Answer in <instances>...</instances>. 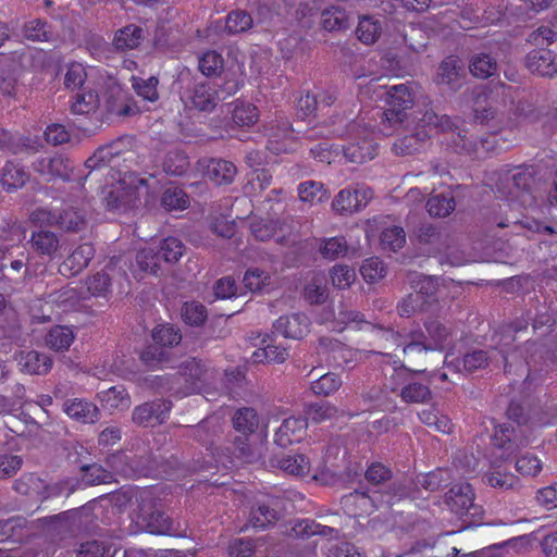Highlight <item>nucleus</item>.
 I'll use <instances>...</instances> for the list:
<instances>
[{"mask_svg":"<svg viewBox=\"0 0 557 557\" xmlns=\"http://www.w3.org/2000/svg\"><path fill=\"white\" fill-rule=\"evenodd\" d=\"M367 487L355 491L356 495L368 498L375 508L383 505L414 497L413 480L405 475H395L393 470L382 462H372L364 471Z\"/></svg>","mask_w":557,"mask_h":557,"instance_id":"obj_1","label":"nucleus"},{"mask_svg":"<svg viewBox=\"0 0 557 557\" xmlns=\"http://www.w3.org/2000/svg\"><path fill=\"white\" fill-rule=\"evenodd\" d=\"M506 414L510 423L498 424L495 428L492 441L494 446L505 449L509 454H515L529 444L524 426L530 417L523 406L517 401L509 404Z\"/></svg>","mask_w":557,"mask_h":557,"instance_id":"obj_2","label":"nucleus"},{"mask_svg":"<svg viewBox=\"0 0 557 557\" xmlns=\"http://www.w3.org/2000/svg\"><path fill=\"white\" fill-rule=\"evenodd\" d=\"M385 108L382 112V132L392 135L394 129L409 127V110L413 107V94L404 84L394 85L385 92Z\"/></svg>","mask_w":557,"mask_h":557,"instance_id":"obj_3","label":"nucleus"},{"mask_svg":"<svg viewBox=\"0 0 557 557\" xmlns=\"http://www.w3.org/2000/svg\"><path fill=\"white\" fill-rule=\"evenodd\" d=\"M39 521L48 533L65 539L88 531L92 521V512L89 507L82 506L58 515L44 517Z\"/></svg>","mask_w":557,"mask_h":557,"instance_id":"obj_4","label":"nucleus"},{"mask_svg":"<svg viewBox=\"0 0 557 557\" xmlns=\"http://www.w3.org/2000/svg\"><path fill=\"white\" fill-rule=\"evenodd\" d=\"M445 503L461 520V528L467 529L481 524L484 510L474 503V492L469 483L454 485L445 494Z\"/></svg>","mask_w":557,"mask_h":557,"instance_id":"obj_5","label":"nucleus"},{"mask_svg":"<svg viewBox=\"0 0 557 557\" xmlns=\"http://www.w3.org/2000/svg\"><path fill=\"white\" fill-rule=\"evenodd\" d=\"M137 523L152 534H171L173 521L159 508V500L150 488H144L137 495V508L134 509Z\"/></svg>","mask_w":557,"mask_h":557,"instance_id":"obj_6","label":"nucleus"},{"mask_svg":"<svg viewBox=\"0 0 557 557\" xmlns=\"http://www.w3.org/2000/svg\"><path fill=\"white\" fill-rule=\"evenodd\" d=\"M490 90L484 87H475L470 91L472 103V116L475 124L487 126L492 134H496L503 127V117L490 102Z\"/></svg>","mask_w":557,"mask_h":557,"instance_id":"obj_7","label":"nucleus"},{"mask_svg":"<svg viewBox=\"0 0 557 557\" xmlns=\"http://www.w3.org/2000/svg\"><path fill=\"white\" fill-rule=\"evenodd\" d=\"M172 401L157 398L136 406L132 412V421L141 428L163 424L172 409Z\"/></svg>","mask_w":557,"mask_h":557,"instance_id":"obj_8","label":"nucleus"},{"mask_svg":"<svg viewBox=\"0 0 557 557\" xmlns=\"http://www.w3.org/2000/svg\"><path fill=\"white\" fill-rule=\"evenodd\" d=\"M185 104L201 112H211L219 103L216 83L201 81L187 87L182 96Z\"/></svg>","mask_w":557,"mask_h":557,"instance_id":"obj_9","label":"nucleus"},{"mask_svg":"<svg viewBox=\"0 0 557 557\" xmlns=\"http://www.w3.org/2000/svg\"><path fill=\"white\" fill-rule=\"evenodd\" d=\"M373 197V190L364 185L342 189L332 201V209L342 215L363 209Z\"/></svg>","mask_w":557,"mask_h":557,"instance_id":"obj_10","label":"nucleus"},{"mask_svg":"<svg viewBox=\"0 0 557 557\" xmlns=\"http://www.w3.org/2000/svg\"><path fill=\"white\" fill-rule=\"evenodd\" d=\"M32 169L40 176L47 177V181L60 178L69 182L71 181L74 165L64 154L55 153L36 159L32 163Z\"/></svg>","mask_w":557,"mask_h":557,"instance_id":"obj_11","label":"nucleus"},{"mask_svg":"<svg viewBox=\"0 0 557 557\" xmlns=\"http://www.w3.org/2000/svg\"><path fill=\"white\" fill-rule=\"evenodd\" d=\"M533 183V173L519 168L505 173L497 183V189L509 199H519L523 193L531 190Z\"/></svg>","mask_w":557,"mask_h":557,"instance_id":"obj_12","label":"nucleus"},{"mask_svg":"<svg viewBox=\"0 0 557 557\" xmlns=\"http://www.w3.org/2000/svg\"><path fill=\"white\" fill-rule=\"evenodd\" d=\"M466 71L462 61L455 55L446 57L438 65L435 83L445 85L451 91H458L463 86Z\"/></svg>","mask_w":557,"mask_h":557,"instance_id":"obj_13","label":"nucleus"},{"mask_svg":"<svg viewBox=\"0 0 557 557\" xmlns=\"http://www.w3.org/2000/svg\"><path fill=\"white\" fill-rule=\"evenodd\" d=\"M104 107L108 113L119 116H131L139 112L133 99L117 83L108 86Z\"/></svg>","mask_w":557,"mask_h":557,"instance_id":"obj_14","label":"nucleus"},{"mask_svg":"<svg viewBox=\"0 0 557 557\" xmlns=\"http://www.w3.org/2000/svg\"><path fill=\"white\" fill-rule=\"evenodd\" d=\"M131 151V138L119 137L109 144L100 146L86 161V168L95 170L108 165L116 157Z\"/></svg>","mask_w":557,"mask_h":557,"instance_id":"obj_15","label":"nucleus"},{"mask_svg":"<svg viewBox=\"0 0 557 557\" xmlns=\"http://www.w3.org/2000/svg\"><path fill=\"white\" fill-rule=\"evenodd\" d=\"M200 164L205 169V176L218 186L231 185L237 175L236 165L228 160L202 159Z\"/></svg>","mask_w":557,"mask_h":557,"instance_id":"obj_16","label":"nucleus"},{"mask_svg":"<svg viewBox=\"0 0 557 557\" xmlns=\"http://www.w3.org/2000/svg\"><path fill=\"white\" fill-rule=\"evenodd\" d=\"M95 248L90 243L77 246L60 264L59 272L64 276H75L83 272L95 257Z\"/></svg>","mask_w":557,"mask_h":557,"instance_id":"obj_17","label":"nucleus"},{"mask_svg":"<svg viewBox=\"0 0 557 557\" xmlns=\"http://www.w3.org/2000/svg\"><path fill=\"white\" fill-rule=\"evenodd\" d=\"M308 423L304 417L286 418L274 435V443L286 448L294 443H299L306 435Z\"/></svg>","mask_w":557,"mask_h":557,"instance_id":"obj_18","label":"nucleus"},{"mask_svg":"<svg viewBox=\"0 0 557 557\" xmlns=\"http://www.w3.org/2000/svg\"><path fill=\"white\" fill-rule=\"evenodd\" d=\"M27 243L36 255L48 259H53L61 247L59 235L48 228L33 230Z\"/></svg>","mask_w":557,"mask_h":557,"instance_id":"obj_19","label":"nucleus"},{"mask_svg":"<svg viewBox=\"0 0 557 557\" xmlns=\"http://www.w3.org/2000/svg\"><path fill=\"white\" fill-rule=\"evenodd\" d=\"M309 325L310 321L306 314L294 313L280 317L273 323V330L285 338L301 339L309 332Z\"/></svg>","mask_w":557,"mask_h":557,"instance_id":"obj_20","label":"nucleus"},{"mask_svg":"<svg viewBox=\"0 0 557 557\" xmlns=\"http://www.w3.org/2000/svg\"><path fill=\"white\" fill-rule=\"evenodd\" d=\"M525 66L534 74L553 77L557 74V54L547 49H534L527 54Z\"/></svg>","mask_w":557,"mask_h":557,"instance_id":"obj_21","label":"nucleus"},{"mask_svg":"<svg viewBox=\"0 0 557 557\" xmlns=\"http://www.w3.org/2000/svg\"><path fill=\"white\" fill-rule=\"evenodd\" d=\"M269 465L295 476H305L310 472V461L304 454H274L270 457Z\"/></svg>","mask_w":557,"mask_h":557,"instance_id":"obj_22","label":"nucleus"},{"mask_svg":"<svg viewBox=\"0 0 557 557\" xmlns=\"http://www.w3.org/2000/svg\"><path fill=\"white\" fill-rule=\"evenodd\" d=\"M21 66L17 61L0 54V91L4 96L14 97L20 77Z\"/></svg>","mask_w":557,"mask_h":557,"instance_id":"obj_23","label":"nucleus"},{"mask_svg":"<svg viewBox=\"0 0 557 557\" xmlns=\"http://www.w3.org/2000/svg\"><path fill=\"white\" fill-rule=\"evenodd\" d=\"M428 333V347L431 351L444 350L451 341V329L436 318H428L423 322Z\"/></svg>","mask_w":557,"mask_h":557,"instance_id":"obj_24","label":"nucleus"},{"mask_svg":"<svg viewBox=\"0 0 557 557\" xmlns=\"http://www.w3.org/2000/svg\"><path fill=\"white\" fill-rule=\"evenodd\" d=\"M64 412L72 419L82 423H95L99 419V409L85 399L74 398L63 403Z\"/></svg>","mask_w":557,"mask_h":557,"instance_id":"obj_25","label":"nucleus"},{"mask_svg":"<svg viewBox=\"0 0 557 557\" xmlns=\"http://www.w3.org/2000/svg\"><path fill=\"white\" fill-rule=\"evenodd\" d=\"M403 128L406 131L405 127ZM407 132L408 134L399 137L393 145V150L398 156H409L420 151L431 136L428 129L408 127Z\"/></svg>","mask_w":557,"mask_h":557,"instance_id":"obj_26","label":"nucleus"},{"mask_svg":"<svg viewBox=\"0 0 557 557\" xmlns=\"http://www.w3.org/2000/svg\"><path fill=\"white\" fill-rule=\"evenodd\" d=\"M23 37L33 42H55L58 33L54 27L42 18H33L24 23Z\"/></svg>","mask_w":557,"mask_h":557,"instance_id":"obj_27","label":"nucleus"},{"mask_svg":"<svg viewBox=\"0 0 557 557\" xmlns=\"http://www.w3.org/2000/svg\"><path fill=\"white\" fill-rule=\"evenodd\" d=\"M321 26L330 33L346 32L351 26V17L342 7L330 5L321 12Z\"/></svg>","mask_w":557,"mask_h":557,"instance_id":"obj_28","label":"nucleus"},{"mask_svg":"<svg viewBox=\"0 0 557 557\" xmlns=\"http://www.w3.org/2000/svg\"><path fill=\"white\" fill-rule=\"evenodd\" d=\"M140 360L151 368L156 367H171L174 368L177 358L175 354L170 349L163 347L160 344L153 342L146 346L140 352Z\"/></svg>","mask_w":557,"mask_h":557,"instance_id":"obj_29","label":"nucleus"},{"mask_svg":"<svg viewBox=\"0 0 557 557\" xmlns=\"http://www.w3.org/2000/svg\"><path fill=\"white\" fill-rule=\"evenodd\" d=\"M22 370L36 375L47 374L52 368V359L45 352L37 350L22 351L18 357Z\"/></svg>","mask_w":557,"mask_h":557,"instance_id":"obj_30","label":"nucleus"},{"mask_svg":"<svg viewBox=\"0 0 557 557\" xmlns=\"http://www.w3.org/2000/svg\"><path fill=\"white\" fill-rule=\"evenodd\" d=\"M28 180L29 174L25 171L24 166L13 161L5 162L1 173V185L5 191H16L22 188Z\"/></svg>","mask_w":557,"mask_h":557,"instance_id":"obj_31","label":"nucleus"},{"mask_svg":"<svg viewBox=\"0 0 557 557\" xmlns=\"http://www.w3.org/2000/svg\"><path fill=\"white\" fill-rule=\"evenodd\" d=\"M345 158L354 163H363L372 160L376 149L371 139L363 138L360 141H349L343 147Z\"/></svg>","mask_w":557,"mask_h":557,"instance_id":"obj_32","label":"nucleus"},{"mask_svg":"<svg viewBox=\"0 0 557 557\" xmlns=\"http://www.w3.org/2000/svg\"><path fill=\"white\" fill-rule=\"evenodd\" d=\"M253 25L251 15L245 10H233L226 17L223 26L218 23L215 29L221 28L227 35H238L248 32Z\"/></svg>","mask_w":557,"mask_h":557,"instance_id":"obj_33","label":"nucleus"},{"mask_svg":"<svg viewBox=\"0 0 557 557\" xmlns=\"http://www.w3.org/2000/svg\"><path fill=\"white\" fill-rule=\"evenodd\" d=\"M426 211L433 218L448 216L456 208V199L451 190L431 195L425 205Z\"/></svg>","mask_w":557,"mask_h":557,"instance_id":"obj_34","label":"nucleus"},{"mask_svg":"<svg viewBox=\"0 0 557 557\" xmlns=\"http://www.w3.org/2000/svg\"><path fill=\"white\" fill-rule=\"evenodd\" d=\"M144 29L135 24H128L115 33L113 44L117 50H131L140 46L143 42Z\"/></svg>","mask_w":557,"mask_h":557,"instance_id":"obj_35","label":"nucleus"},{"mask_svg":"<svg viewBox=\"0 0 557 557\" xmlns=\"http://www.w3.org/2000/svg\"><path fill=\"white\" fill-rule=\"evenodd\" d=\"M498 64L495 58L485 52L474 53L469 60L472 76L486 79L496 74Z\"/></svg>","mask_w":557,"mask_h":557,"instance_id":"obj_36","label":"nucleus"},{"mask_svg":"<svg viewBox=\"0 0 557 557\" xmlns=\"http://www.w3.org/2000/svg\"><path fill=\"white\" fill-rule=\"evenodd\" d=\"M382 34V22L373 15H362L359 17L356 35L364 45L374 44Z\"/></svg>","mask_w":557,"mask_h":557,"instance_id":"obj_37","label":"nucleus"},{"mask_svg":"<svg viewBox=\"0 0 557 557\" xmlns=\"http://www.w3.org/2000/svg\"><path fill=\"white\" fill-rule=\"evenodd\" d=\"M190 162L184 150H169L162 161L163 171L171 176H183L187 173Z\"/></svg>","mask_w":557,"mask_h":557,"instance_id":"obj_38","label":"nucleus"},{"mask_svg":"<svg viewBox=\"0 0 557 557\" xmlns=\"http://www.w3.org/2000/svg\"><path fill=\"white\" fill-rule=\"evenodd\" d=\"M75 338L71 327L54 325L46 334V345L54 351L67 350Z\"/></svg>","mask_w":557,"mask_h":557,"instance_id":"obj_39","label":"nucleus"},{"mask_svg":"<svg viewBox=\"0 0 557 557\" xmlns=\"http://www.w3.org/2000/svg\"><path fill=\"white\" fill-rule=\"evenodd\" d=\"M99 104L100 100L96 91L82 89L72 97L70 110L73 114H89L96 112Z\"/></svg>","mask_w":557,"mask_h":557,"instance_id":"obj_40","label":"nucleus"},{"mask_svg":"<svg viewBox=\"0 0 557 557\" xmlns=\"http://www.w3.org/2000/svg\"><path fill=\"white\" fill-rule=\"evenodd\" d=\"M454 149L458 153H479L480 149L487 151L490 148L486 146L487 140L481 139L475 140L468 136V132L463 128L458 127L455 134L450 138Z\"/></svg>","mask_w":557,"mask_h":557,"instance_id":"obj_41","label":"nucleus"},{"mask_svg":"<svg viewBox=\"0 0 557 557\" xmlns=\"http://www.w3.org/2000/svg\"><path fill=\"white\" fill-rule=\"evenodd\" d=\"M186 434L210 449L219 435V425L212 423L209 419H205L195 426H187Z\"/></svg>","mask_w":557,"mask_h":557,"instance_id":"obj_42","label":"nucleus"},{"mask_svg":"<svg viewBox=\"0 0 557 557\" xmlns=\"http://www.w3.org/2000/svg\"><path fill=\"white\" fill-rule=\"evenodd\" d=\"M273 339L270 335H267V338L262 339V343L265 344L264 347L259 348L252 354L253 362H284L288 357V351L286 348L274 345Z\"/></svg>","mask_w":557,"mask_h":557,"instance_id":"obj_43","label":"nucleus"},{"mask_svg":"<svg viewBox=\"0 0 557 557\" xmlns=\"http://www.w3.org/2000/svg\"><path fill=\"white\" fill-rule=\"evenodd\" d=\"M81 471L83 473L82 481L89 486L115 482L114 473L98 463L83 465Z\"/></svg>","mask_w":557,"mask_h":557,"instance_id":"obj_44","label":"nucleus"},{"mask_svg":"<svg viewBox=\"0 0 557 557\" xmlns=\"http://www.w3.org/2000/svg\"><path fill=\"white\" fill-rule=\"evenodd\" d=\"M393 364V373L388 379V384H386V387H388L389 391L395 394H398L400 388L406 386V384H410L412 382L413 375L423 372V370H411L399 360H394Z\"/></svg>","mask_w":557,"mask_h":557,"instance_id":"obj_45","label":"nucleus"},{"mask_svg":"<svg viewBox=\"0 0 557 557\" xmlns=\"http://www.w3.org/2000/svg\"><path fill=\"white\" fill-rule=\"evenodd\" d=\"M398 396L406 404H425L432 399V392L428 385L412 381L400 388Z\"/></svg>","mask_w":557,"mask_h":557,"instance_id":"obj_46","label":"nucleus"},{"mask_svg":"<svg viewBox=\"0 0 557 557\" xmlns=\"http://www.w3.org/2000/svg\"><path fill=\"white\" fill-rule=\"evenodd\" d=\"M116 550L112 543L92 540L79 545V548L76 550V557H114Z\"/></svg>","mask_w":557,"mask_h":557,"instance_id":"obj_47","label":"nucleus"},{"mask_svg":"<svg viewBox=\"0 0 557 557\" xmlns=\"http://www.w3.org/2000/svg\"><path fill=\"white\" fill-rule=\"evenodd\" d=\"M232 422L236 431L240 432L243 435H249L257 430L259 418L253 408L244 407L235 412Z\"/></svg>","mask_w":557,"mask_h":557,"instance_id":"obj_48","label":"nucleus"},{"mask_svg":"<svg viewBox=\"0 0 557 557\" xmlns=\"http://www.w3.org/2000/svg\"><path fill=\"white\" fill-rule=\"evenodd\" d=\"M152 341L173 351L180 345L182 334L174 325L160 324L152 331Z\"/></svg>","mask_w":557,"mask_h":557,"instance_id":"obj_49","label":"nucleus"},{"mask_svg":"<svg viewBox=\"0 0 557 557\" xmlns=\"http://www.w3.org/2000/svg\"><path fill=\"white\" fill-rule=\"evenodd\" d=\"M165 263H176L184 255L185 245L176 237H166L156 247Z\"/></svg>","mask_w":557,"mask_h":557,"instance_id":"obj_50","label":"nucleus"},{"mask_svg":"<svg viewBox=\"0 0 557 557\" xmlns=\"http://www.w3.org/2000/svg\"><path fill=\"white\" fill-rule=\"evenodd\" d=\"M444 471L441 469H437L435 471H431L425 474H420L417 476V480H413L414 483V497H417L419 487H422L423 490L428 492H436L440 491L442 487H445L447 485V478H444Z\"/></svg>","mask_w":557,"mask_h":557,"instance_id":"obj_51","label":"nucleus"},{"mask_svg":"<svg viewBox=\"0 0 557 557\" xmlns=\"http://www.w3.org/2000/svg\"><path fill=\"white\" fill-rule=\"evenodd\" d=\"M491 356L487 350L472 349L467 351L458 363H462L463 372L473 373L478 370H483L488 367Z\"/></svg>","mask_w":557,"mask_h":557,"instance_id":"obj_52","label":"nucleus"},{"mask_svg":"<svg viewBox=\"0 0 557 557\" xmlns=\"http://www.w3.org/2000/svg\"><path fill=\"white\" fill-rule=\"evenodd\" d=\"M135 262L140 271L157 274L160 270L161 257L156 247L149 246L136 253Z\"/></svg>","mask_w":557,"mask_h":557,"instance_id":"obj_53","label":"nucleus"},{"mask_svg":"<svg viewBox=\"0 0 557 557\" xmlns=\"http://www.w3.org/2000/svg\"><path fill=\"white\" fill-rule=\"evenodd\" d=\"M86 284L92 296L107 298L111 294L112 277L107 270H101L89 276Z\"/></svg>","mask_w":557,"mask_h":557,"instance_id":"obj_54","label":"nucleus"},{"mask_svg":"<svg viewBox=\"0 0 557 557\" xmlns=\"http://www.w3.org/2000/svg\"><path fill=\"white\" fill-rule=\"evenodd\" d=\"M278 520L277 512L268 505L261 504L250 511L249 524L253 529L263 530Z\"/></svg>","mask_w":557,"mask_h":557,"instance_id":"obj_55","label":"nucleus"},{"mask_svg":"<svg viewBox=\"0 0 557 557\" xmlns=\"http://www.w3.org/2000/svg\"><path fill=\"white\" fill-rule=\"evenodd\" d=\"M101 400L109 409H127L131 397L124 386H112L101 393Z\"/></svg>","mask_w":557,"mask_h":557,"instance_id":"obj_56","label":"nucleus"},{"mask_svg":"<svg viewBox=\"0 0 557 557\" xmlns=\"http://www.w3.org/2000/svg\"><path fill=\"white\" fill-rule=\"evenodd\" d=\"M159 79L156 76L148 78L132 77V86L136 94L144 100L156 102L159 99L158 92Z\"/></svg>","mask_w":557,"mask_h":557,"instance_id":"obj_57","label":"nucleus"},{"mask_svg":"<svg viewBox=\"0 0 557 557\" xmlns=\"http://www.w3.org/2000/svg\"><path fill=\"white\" fill-rule=\"evenodd\" d=\"M342 383V379L338 374L329 372L311 383V391L314 395L325 397L338 391Z\"/></svg>","mask_w":557,"mask_h":557,"instance_id":"obj_58","label":"nucleus"},{"mask_svg":"<svg viewBox=\"0 0 557 557\" xmlns=\"http://www.w3.org/2000/svg\"><path fill=\"white\" fill-rule=\"evenodd\" d=\"M298 195L300 200L307 202H322L329 198L327 190L321 182L306 181L299 184Z\"/></svg>","mask_w":557,"mask_h":557,"instance_id":"obj_59","label":"nucleus"},{"mask_svg":"<svg viewBox=\"0 0 557 557\" xmlns=\"http://www.w3.org/2000/svg\"><path fill=\"white\" fill-rule=\"evenodd\" d=\"M305 413L307 421L320 423L333 419L337 414V408L327 401L311 403L306 406Z\"/></svg>","mask_w":557,"mask_h":557,"instance_id":"obj_60","label":"nucleus"},{"mask_svg":"<svg viewBox=\"0 0 557 557\" xmlns=\"http://www.w3.org/2000/svg\"><path fill=\"white\" fill-rule=\"evenodd\" d=\"M162 207L168 210H184L189 206V197L181 187H170L161 197Z\"/></svg>","mask_w":557,"mask_h":557,"instance_id":"obj_61","label":"nucleus"},{"mask_svg":"<svg viewBox=\"0 0 557 557\" xmlns=\"http://www.w3.org/2000/svg\"><path fill=\"white\" fill-rule=\"evenodd\" d=\"M66 232H79L86 226L85 215L75 208H66L59 213V225Z\"/></svg>","mask_w":557,"mask_h":557,"instance_id":"obj_62","label":"nucleus"},{"mask_svg":"<svg viewBox=\"0 0 557 557\" xmlns=\"http://www.w3.org/2000/svg\"><path fill=\"white\" fill-rule=\"evenodd\" d=\"M243 283L251 293L261 292L265 286L271 283V275L269 272L259 268H249L243 277Z\"/></svg>","mask_w":557,"mask_h":557,"instance_id":"obj_63","label":"nucleus"},{"mask_svg":"<svg viewBox=\"0 0 557 557\" xmlns=\"http://www.w3.org/2000/svg\"><path fill=\"white\" fill-rule=\"evenodd\" d=\"M207 308L198 301L185 302L182 307V319L190 326H200L207 320Z\"/></svg>","mask_w":557,"mask_h":557,"instance_id":"obj_64","label":"nucleus"}]
</instances>
